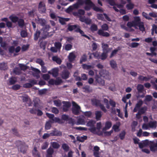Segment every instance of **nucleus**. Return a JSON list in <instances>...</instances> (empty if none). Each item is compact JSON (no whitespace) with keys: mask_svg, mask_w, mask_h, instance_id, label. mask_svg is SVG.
Wrapping results in <instances>:
<instances>
[{"mask_svg":"<svg viewBox=\"0 0 157 157\" xmlns=\"http://www.w3.org/2000/svg\"><path fill=\"white\" fill-rule=\"evenodd\" d=\"M52 147H50L46 150V157H53L55 149H58L60 147L59 144L57 142H51Z\"/></svg>","mask_w":157,"mask_h":157,"instance_id":"obj_1","label":"nucleus"},{"mask_svg":"<svg viewBox=\"0 0 157 157\" xmlns=\"http://www.w3.org/2000/svg\"><path fill=\"white\" fill-rule=\"evenodd\" d=\"M95 121L92 120L89 121L86 123V126L90 127L88 128V130L91 132L94 133L96 131V128L95 126Z\"/></svg>","mask_w":157,"mask_h":157,"instance_id":"obj_2","label":"nucleus"},{"mask_svg":"<svg viewBox=\"0 0 157 157\" xmlns=\"http://www.w3.org/2000/svg\"><path fill=\"white\" fill-rule=\"evenodd\" d=\"M73 107L72 111L74 114L78 115L80 111V107L74 101L72 102Z\"/></svg>","mask_w":157,"mask_h":157,"instance_id":"obj_3","label":"nucleus"},{"mask_svg":"<svg viewBox=\"0 0 157 157\" xmlns=\"http://www.w3.org/2000/svg\"><path fill=\"white\" fill-rule=\"evenodd\" d=\"M149 146L150 150L152 152H155L157 151V139L156 141H150Z\"/></svg>","mask_w":157,"mask_h":157,"instance_id":"obj_4","label":"nucleus"},{"mask_svg":"<svg viewBox=\"0 0 157 157\" xmlns=\"http://www.w3.org/2000/svg\"><path fill=\"white\" fill-rule=\"evenodd\" d=\"M55 32L54 30L52 31L49 32V30L44 29L43 30V34L42 37V39H45L47 37L52 36Z\"/></svg>","mask_w":157,"mask_h":157,"instance_id":"obj_5","label":"nucleus"},{"mask_svg":"<svg viewBox=\"0 0 157 157\" xmlns=\"http://www.w3.org/2000/svg\"><path fill=\"white\" fill-rule=\"evenodd\" d=\"M62 82L61 79L60 78H57L56 80L51 79L49 81V83L50 84L58 85L61 84Z\"/></svg>","mask_w":157,"mask_h":157,"instance_id":"obj_6","label":"nucleus"},{"mask_svg":"<svg viewBox=\"0 0 157 157\" xmlns=\"http://www.w3.org/2000/svg\"><path fill=\"white\" fill-rule=\"evenodd\" d=\"M31 70L33 71L32 74L33 76L36 77V78H38L40 77V74L41 72L38 69L34 68L33 67H31Z\"/></svg>","mask_w":157,"mask_h":157,"instance_id":"obj_7","label":"nucleus"},{"mask_svg":"<svg viewBox=\"0 0 157 157\" xmlns=\"http://www.w3.org/2000/svg\"><path fill=\"white\" fill-rule=\"evenodd\" d=\"M51 136H61L62 135V132L56 128H54L50 133Z\"/></svg>","mask_w":157,"mask_h":157,"instance_id":"obj_8","label":"nucleus"},{"mask_svg":"<svg viewBox=\"0 0 157 157\" xmlns=\"http://www.w3.org/2000/svg\"><path fill=\"white\" fill-rule=\"evenodd\" d=\"M38 10L41 13H44L46 12V9L44 3L41 2H40L38 6Z\"/></svg>","mask_w":157,"mask_h":157,"instance_id":"obj_9","label":"nucleus"},{"mask_svg":"<svg viewBox=\"0 0 157 157\" xmlns=\"http://www.w3.org/2000/svg\"><path fill=\"white\" fill-rule=\"evenodd\" d=\"M99 74L101 76H102L104 78L106 79H108L109 78V73L108 71L105 70H101L99 72Z\"/></svg>","mask_w":157,"mask_h":157,"instance_id":"obj_10","label":"nucleus"},{"mask_svg":"<svg viewBox=\"0 0 157 157\" xmlns=\"http://www.w3.org/2000/svg\"><path fill=\"white\" fill-rule=\"evenodd\" d=\"M85 119V118L84 116H81L78 117L76 123V124L77 125L85 124L86 123Z\"/></svg>","mask_w":157,"mask_h":157,"instance_id":"obj_11","label":"nucleus"},{"mask_svg":"<svg viewBox=\"0 0 157 157\" xmlns=\"http://www.w3.org/2000/svg\"><path fill=\"white\" fill-rule=\"evenodd\" d=\"M143 104V102L141 100H140L136 104L135 107L133 109V112H136Z\"/></svg>","mask_w":157,"mask_h":157,"instance_id":"obj_12","label":"nucleus"},{"mask_svg":"<svg viewBox=\"0 0 157 157\" xmlns=\"http://www.w3.org/2000/svg\"><path fill=\"white\" fill-rule=\"evenodd\" d=\"M103 30L99 29L97 32V33L100 36L105 37H108L110 36V34L107 32Z\"/></svg>","mask_w":157,"mask_h":157,"instance_id":"obj_13","label":"nucleus"},{"mask_svg":"<svg viewBox=\"0 0 157 157\" xmlns=\"http://www.w3.org/2000/svg\"><path fill=\"white\" fill-rule=\"evenodd\" d=\"M63 111L65 112L67 111L71 106V103L69 102L65 101H63Z\"/></svg>","mask_w":157,"mask_h":157,"instance_id":"obj_14","label":"nucleus"},{"mask_svg":"<svg viewBox=\"0 0 157 157\" xmlns=\"http://www.w3.org/2000/svg\"><path fill=\"white\" fill-rule=\"evenodd\" d=\"M70 73L67 70H64L62 72L61 76L64 79H66L68 78L70 75Z\"/></svg>","mask_w":157,"mask_h":157,"instance_id":"obj_15","label":"nucleus"},{"mask_svg":"<svg viewBox=\"0 0 157 157\" xmlns=\"http://www.w3.org/2000/svg\"><path fill=\"white\" fill-rule=\"evenodd\" d=\"M75 31L76 32L79 33L82 35V36H84L88 39H90V38L84 34V32L80 29V27L79 26L75 30Z\"/></svg>","mask_w":157,"mask_h":157,"instance_id":"obj_16","label":"nucleus"},{"mask_svg":"<svg viewBox=\"0 0 157 157\" xmlns=\"http://www.w3.org/2000/svg\"><path fill=\"white\" fill-rule=\"evenodd\" d=\"M96 81L100 85L104 86L105 85V81L101 78L98 75H96L95 77Z\"/></svg>","mask_w":157,"mask_h":157,"instance_id":"obj_17","label":"nucleus"},{"mask_svg":"<svg viewBox=\"0 0 157 157\" xmlns=\"http://www.w3.org/2000/svg\"><path fill=\"white\" fill-rule=\"evenodd\" d=\"M149 128L155 129L157 126V122L156 121H150L149 123Z\"/></svg>","mask_w":157,"mask_h":157,"instance_id":"obj_18","label":"nucleus"},{"mask_svg":"<svg viewBox=\"0 0 157 157\" xmlns=\"http://www.w3.org/2000/svg\"><path fill=\"white\" fill-rule=\"evenodd\" d=\"M112 126V123L111 122L107 121L105 124V126L102 130V132L105 131L106 130L109 129Z\"/></svg>","mask_w":157,"mask_h":157,"instance_id":"obj_19","label":"nucleus"},{"mask_svg":"<svg viewBox=\"0 0 157 157\" xmlns=\"http://www.w3.org/2000/svg\"><path fill=\"white\" fill-rule=\"evenodd\" d=\"M27 148L28 147L26 145H24L20 146L19 149L21 152L25 154L26 152Z\"/></svg>","mask_w":157,"mask_h":157,"instance_id":"obj_20","label":"nucleus"},{"mask_svg":"<svg viewBox=\"0 0 157 157\" xmlns=\"http://www.w3.org/2000/svg\"><path fill=\"white\" fill-rule=\"evenodd\" d=\"M91 102L92 105L96 106H99L101 104L100 100L95 98L92 99Z\"/></svg>","mask_w":157,"mask_h":157,"instance_id":"obj_21","label":"nucleus"},{"mask_svg":"<svg viewBox=\"0 0 157 157\" xmlns=\"http://www.w3.org/2000/svg\"><path fill=\"white\" fill-rule=\"evenodd\" d=\"M8 68L7 63L3 62L0 63V70H5L7 69Z\"/></svg>","mask_w":157,"mask_h":157,"instance_id":"obj_22","label":"nucleus"},{"mask_svg":"<svg viewBox=\"0 0 157 157\" xmlns=\"http://www.w3.org/2000/svg\"><path fill=\"white\" fill-rule=\"evenodd\" d=\"M18 26L21 28H23L25 27V22L24 20L22 19H20L18 20Z\"/></svg>","mask_w":157,"mask_h":157,"instance_id":"obj_23","label":"nucleus"},{"mask_svg":"<svg viewBox=\"0 0 157 157\" xmlns=\"http://www.w3.org/2000/svg\"><path fill=\"white\" fill-rule=\"evenodd\" d=\"M144 86L142 85L138 84L137 85L136 89L137 92L139 93H140L143 92L144 89Z\"/></svg>","mask_w":157,"mask_h":157,"instance_id":"obj_24","label":"nucleus"},{"mask_svg":"<svg viewBox=\"0 0 157 157\" xmlns=\"http://www.w3.org/2000/svg\"><path fill=\"white\" fill-rule=\"evenodd\" d=\"M37 22L42 26H44L46 23V21L44 19L38 18Z\"/></svg>","mask_w":157,"mask_h":157,"instance_id":"obj_25","label":"nucleus"},{"mask_svg":"<svg viewBox=\"0 0 157 157\" xmlns=\"http://www.w3.org/2000/svg\"><path fill=\"white\" fill-rule=\"evenodd\" d=\"M53 123V122L50 120L47 121L45 124V129L47 130L49 129L52 126L51 123Z\"/></svg>","mask_w":157,"mask_h":157,"instance_id":"obj_26","label":"nucleus"},{"mask_svg":"<svg viewBox=\"0 0 157 157\" xmlns=\"http://www.w3.org/2000/svg\"><path fill=\"white\" fill-rule=\"evenodd\" d=\"M147 110V107L146 106H144L141 107L138 110V112L141 115L144 114L145 113Z\"/></svg>","mask_w":157,"mask_h":157,"instance_id":"obj_27","label":"nucleus"},{"mask_svg":"<svg viewBox=\"0 0 157 157\" xmlns=\"http://www.w3.org/2000/svg\"><path fill=\"white\" fill-rule=\"evenodd\" d=\"M132 21L135 25H138L141 22L140 18L138 17H134V20Z\"/></svg>","mask_w":157,"mask_h":157,"instance_id":"obj_28","label":"nucleus"},{"mask_svg":"<svg viewBox=\"0 0 157 157\" xmlns=\"http://www.w3.org/2000/svg\"><path fill=\"white\" fill-rule=\"evenodd\" d=\"M75 57L76 56L75 54L73 52L70 53L68 56V58L70 62H72L74 60Z\"/></svg>","mask_w":157,"mask_h":157,"instance_id":"obj_29","label":"nucleus"},{"mask_svg":"<svg viewBox=\"0 0 157 157\" xmlns=\"http://www.w3.org/2000/svg\"><path fill=\"white\" fill-rule=\"evenodd\" d=\"M134 7V4L131 2H128V4H127L126 6V7L128 10H131Z\"/></svg>","mask_w":157,"mask_h":157,"instance_id":"obj_30","label":"nucleus"},{"mask_svg":"<svg viewBox=\"0 0 157 157\" xmlns=\"http://www.w3.org/2000/svg\"><path fill=\"white\" fill-rule=\"evenodd\" d=\"M41 32L40 30H37L36 32V33L34 34V40H37L38 38H39L40 34Z\"/></svg>","mask_w":157,"mask_h":157,"instance_id":"obj_31","label":"nucleus"},{"mask_svg":"<svg viewBox=\"0 0 157 157\" xmlns=\"http://www.w3.org/2000/svg\"><path fill=\"white\" fill-rule=\"evenodd\" d=\"M105 52H103L100 55L99 59H100L102 60H104L107 57V53Z\"/></svg>","mask_w":157,"mask_h":157,"instance_id":"obj_32","label":"nucleus"},{"mask_svg":"<svg viewBox=\"0 0 157 157\" xmlns=\"http://www.w3.org/2000/svg\"><path fill=\"white\" fill-rule=\"evenodd\" d=\"M58 17L59 18V22L63 25L65 24V22L68 21L69 20L68 18H63L59 17Z\"/></svg>","mask_w":157,"mask_h":157,"instance_id":"obj_33","label":"nucleus"},{"mask_svg":"<svg viewBox=\"0 0 157 157\" xmlns=\"http://www.w3.org/2000/svg\"><path fill=\"white\" fill-rule=\"evenodd\" d=\"M121 49V48L120 47H118L117 49L113 50L110 56V58H111L115 55L116 54L117 52L120 50Z\"/></svg>","mask_w":157,"mask_h":157,"instance_id":"obj_34","label":"nucleus"},{"mask_svg":"<svg viewBox=\"0 0 157 157\" xmlns=\"http://www.w3.org/2000/svg\"><path fill=\"white\" fill-rule=\"evenodd\" d=\"M61 147L65 151L67 152L69 151L70 147L69 146L66 144H63Z\"/></svg>","mask_w":157,"mask_h":157,"instance_id":"obj_35","label":"nucleus"},{"mask_svg":"<svg viewBox=\"0 0 157 157\" xmlns=\"http://www.w3.org/2000/svg\"><path fill=\"white\" fill-rule=\"evenodd\" d=\"M102 48L103 52L108 53L109 52L108 49V45L107 44H102Z\"/></svg>","mask_w":157,"mask_h":157,"instance_id":"obj_36","label":"nucleus"},{"mask_svg":"<svg viewBox=\"0 0 157 157\" xmlns=\"http://www.w3.org/2000/svg\"><path fill=\"white\" fill-rule=\"evenodd\" d=\"M95 114L96 119L98 120H99L102 116L101 112L100 111H96L95 112Z\"/></svg>","mask_w":157,"mask_h":157,"instance_id":"obj_37","label":"nucleus"},{"mask_svg":"<svg viewBox=\"0 0 157 157\" xmlns=\"http://www.w3.org/2000/svg\"><path fill=\"white\" fill-rule=\"evenodd\" d=\"M87 139V136H83L80 137L77 136V140L81 142H83L85 140Z\"/></svg>","mask_w":157,"mask_h":157,"instance_id":"obj_38","label":"nucleus"},{"mask_svg":"<svg viewBox=\"0 0 157 157\" xmlns=\"http://www.w3.org/2000/svg\"><path fill=\"white\" fill-rule=\"evenodd\" d=\"M79 25H71L68 26V29L70 31H72L73 30L75 29L78 27Z\"/></svg>","mask_w":157,"mask_h":157,"instance_id":"obj_39","label":"nucleus"},{"mask_svg":"<svg viewBox=\"0 0 157 157\" xmlns=\"http://www.w3.org/2000/svg\"><path fill=\"white\" fill-rule=\"evenodd\" d=\"M92 7H93V9L95 11L101 13L103 12V10L101 8L96 6L94 4Z\"/></svg>","mask_w":157,"mask_h":157,"instance_id":"obj_40","label":"nucleus"},{"mask_svg":"<svg viewBox=\"0 0 157 157\" xmlns=\"http://www.w3.org/2000/svg\"><path fill=\"white\" fill-rule=\"evenodd\" d=\"M52 59L53 61L56 62L58 64H60L61 63V60L57 56H53L52 58Z\"/></svg>","mask_w":157,"mask_h":157,"instance_id":"obj_41","label":"nucleus"},{"mask_svg":"<svg viewBox=\"0 0 157 157\" xmlns=\"http://www.w3.org/2000/svg\"><path fill=\"white\" fill-rule=\"evenodd\" d=\"M138 79L141 81H147L148 80L149 78L146 76H144L142 75H140L138 77Z\"/></svg>","mask_w":157,"mask_h":157,"instance_id":"obj_42","label":"nucleus"},{"mask_svg":"<svg viewBox=\"0 0 157 157\" xmlns=\"http://www.w3.org/2000/svg\"><path fill=\"white\" fill-rule=\"evenodd\" d=\"M17 82V79L16 78L11 77L9 79V83L10 85L15 84Z\"/></svg>","mask_w":157,"mask_h":157,"instance_id":"obj_43","label":"nucleus"},{"mask_svg":"<svg viewBox=\"0 0 157 157\" xmlns=\"http://www.w3.org/2000/svg\"><path fill=\"white\" fill-rule=\"evenodd\" d=\"M110 64L111 67L114 69H115L117 67L116 63L114 60L110 61Z\"/></svg>","mask_w":157,"mask_h":157,"instance_id":"obj_44","label":"nucleus"},{"mask_svg":"<svg viewBox=\"0 0 157 157\" xmlns=\"http://www.w3.org/2000/svg\"><path fill=\"white\" fill-rule=\"evenodd\" d=\"M9 18L14 23H16L17 21L18 22V20H19L18 17L16 16H10V17Z\"/></svg>","mask_w":157,"mask_h":157,"instance_id":"obj_45","label":"nucleus"},{"mask_svg":"<svg viewBox=\"0 0 157 157\" xmlns=\"http://www.w3.org/2000/svg\"><path fill=\"white\" fill-rule=\"evenodd\" d=\"M52 76L56 77H57L58 75V71L56 69H53L52 70Z\"/></svg>","mask_w":157,"mask_h":157,"instance_id":"obj_46","label":"nucleus"},{"mask_svg":"<svg viewBox=\"0 0 157 157\" xmlns=\"http://www.w3.org/2000/svg\"><path fill=\"white\" fill-rule=\"evenodd\" d=\"M90 29L92 32L95 31L97 30L98 26L96 25L93 24L91 26Z\"/></svg>","mask_w":157,"mask_h":157,"instance_id":"obj_47","label":"nucleus"},{"mask_svg":"<svg viewBox=\"0 0 157 157\" xmlns=\"http://www.w3.org/2000/svg\"><path fill=\"white\" fill-rule=\"evenodd\" d=\"M138 25L139 27V29L141 31L143 32L145 30V29L143 22H141Z\"/></svg>","mask_w":157,"mask_h":157,"instance_id":"obj_48","label":"nucleus"},{"mask_svg":"<svg viewBox=\"0 0 157 157\" xmlns=\"http://www.w3.org/2000/svg\"><path fill=\"white\" fill-rule=\"evenodd\" d=\"M87 59V56L86 55V54H84L83 56L81 57L80 61V63H82L83 62H85L86 61Z\"/></svg>","mask_w":157,"mask_h":157,"instance_id":"obj_49","label":"nucleus"},{"mask_svg":"<svg viewBox=\"0 0 157 157\" xmlns=\"http://www.w3.org/2000/svg\"><path fill=\"white\" fill-rule=\"evenodd\" d=\"M101 30L104 31H107L109 29V27L108 25L106 24H104L101 26Z\"/></svg>","mask_w":157,"mask_h":157,"instance_id":"obj_50","label":"nucleus"},{"mask_svg":"<svg viewBox=\"0 0 157 157\" xmlns=\"http://www.w3.org/2000/svg\"><path fill=\"white\" fill-rule=\"evenodd\" d=\"M125 134V132L124 131H122L120 134L119 136L121 140H123L124 139Z\"/></svg>","mask_w":157,"mask_h":157,"instance_id":"obj_51","label":"nucleus"},{"mask_svg":"<svg viewBox=\"0 0 157 157\" xmlns=\"http://www.w3.org/2000/svg\"><path fill=\"white\" fill-rule=\"evenodd\" d=\"M36 62L37 63L39 64L41 66L43 65H44L45 64L44 62L40 59H37Z\"/></svg>","mask_w":157,"mask_h":157,"instance_id":"obj_52","label":"nucleus"},{"mask_svg":"<svg viewBox=\"0 0 157 157\" xmlns=\"http://www.w3.org/2000/svg\"><path fill=\"white\" fill-rule=\"evenodd\" d=\"M55 47L58 50H60L61 47V44L59 42H55L54 44Z\"/></svg>","mask_w":157,"mask_h":157,"instance_id":"obj_53","label":"nucleus"},{"mask_svg":"<svg viewBox=\"0 0 157 157\" xmlns=\"http://www.w3.org/2000/svg\"><path fill=\"white\" fill-rule=\"evenodd\" d=\"M32 153L33 156L35 157L36 156L38 155V152L37 150V148L35 147L33 150L32 151Z\"/></svg>","mask_w":157,"mask_h":157,"instance_id":"obj_54","label":"nucleus"},{"mask_svg":"<svg viewBox=\"0 0 157 157\" xmlns=\"http://www.w3.org/2000/svg\"><path fill=\"white\" fill-rule=\"evenodd\" d=\"M84 2L86 5L90 6H94V3L90 0H86Z\"/></svg>","mask_w":157,"mask_h":157,"instance_id":"obj_55","label":"nucleus"},{"mask_svg":"<svg viewBox=\"0 0 157 157\" xmlns=\"http://www.w3.org/2000/svg\"><path fill=\"white\" fill-rule=\"evenodd\" d=\"M142 14L143 16L146 19L148 20H150L151 19V18L149 16V14H147L146 13H145L144 12H143Z\"/></svg>","mask_w":157,"mask_h":157,"instance_id":"obj_56","label":"nucleus"},{"mask_svg":"<svg viewBox=\"0 0 157 157\" xmlns=\"http://www.w3.org/2000/svg\"><path fill=\"white\" fill-rule=\"evenodd\" d=\"M40 101V100L38 98H36L34 101V106L35 107H36L38 106L39 102Z\"/></svg>","mask_w":157,"mask_h":157,"instance_id":"obj_57","label":"nucleus"},{"mask_svg":"<svg viewBox=\"0 0 157 157\" xmlns=\"http://www.w3.org/2000/svg\"><path fill=\"white\" fill-rule=\"evenodd\" d=\"M139 45V43L136 42H133L131 43L129 46L132 48L137 47Z\"/></svg>","mask_w":157,"mask_h":157,"instance_id":"obj_58","label":"nucleus"},{"mask_svg":"<svg viewBox=\"0 0 157 157\" xmlns=\"http://www.w3.org/2000/svg\"><path fill=\"white\" fill-rule=\"evenodd\" d=\"M48 142H46L44 143L41 147L42 149L44 150L46 149L48 147Z\"/></svg>","mask_w":157,"mask_h":157,"instance_id":"obj_59","label":"nucleus"},{"mask_svg":"<svg viewBox=\"0 0 157 157\" xmlns=\"http://www.w3.org/2000/svg\"><path fill=\"white\" fill-rule=\"evenodd\" d=\"M84 114L86 117H90L92 115V112L90 111L84 112Z\"/></svg>","mask_w":157,"mask_h":157,"instance_id":"obj_60","label":"nucleus"},{"mask_svg":"<svg viewBox=\"0 0 157 157\" xmlns=\"http://www.w3.org/2000/svg\"><path fill=\"white\" fill-rule=\"evenodd\" d=\"M47 91V89H44L42 90H39V93L40 95H43L45 94Z\"/></svg>","mask_w":157,"mask_h":157,"instance_id":"obj_61","label":"nucleus"},{"mask_svg":"<svg viewBox=\"0 0 157 157\" xmlns=\"http://www.w3.org/2000/svg\"><path fill=\"white\" fill-rule=\"evenodd\" d=\"M72 45L70 44H67L65 45V49L67 51H68L71 50L72 48Z\"/></svg>","mask_w":157,"mask_h":157,"instance_id":"obj_62","label":"nucleus"},{"mask_svg":"<svg viewBox=\"0 0 157 157\" xmlns=\"http://www.w3.org/2000/svg\"><path fill=\"white\" fill-rule=\"evenodd\" d=\"M54 104L57 106H60L61 105V103L59 100H55L54 101Z\"/></svg>","mask_w":157,"mask_h":157,"instance_id":"obj_63","label":"nucleus"},{"mask_svg":"<svg viewBox=\"0 0 157 157\" xmlns=\"http://www.w3.org/2000/svg\"><path fill=\"white\" fill-rule=\"evenodd\" d=\"M21 35L22 37H25L27 36V34L26 31L23 30L21 31Z\"/></svg>","mask_w":157,"mask_h":157,"instance_id":"obj_64","label":"nucleus"}]
</instances>
